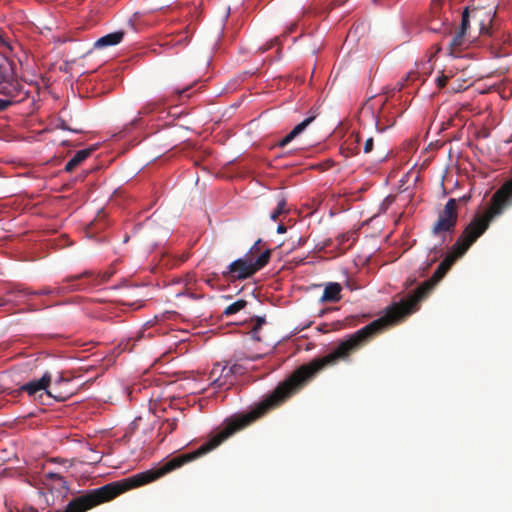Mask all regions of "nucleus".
<instances>
[{
    "instance_id": "1",
    "label": "nucleus",
    "mask_w": 512,
    "mask_h": 512,
    "mask_svg": "<svg viewBox=\"0 0 512 512\" xmlns=\"http://www.w3.org/2000/svg\"><path fill=\"white\" fill-rule=\"evenodd\" d=\"M512 205V178L506 181L492 196L490 206L485 215H477L465 227L451 251L438 265L431 278L423 282L407 298L393 303L387 308L384 317H380L355 333L346 340L341 341L338 346L323 357L315 358L307 364L312 373L316 376L318 372L328 366H333L341 360H346L351 354L358 351L377 334L381 333L388 326L397 323L419 308V303L424 300L434 286L441 281L450 270L455 261L462 257L470 246L488 229L490 221L503 213Z\"/></svg>"
},
{
    "instance_id": "2",
    "label": "nucleus",
    "mask_w": 512,
    "mask_h": 512,
    "mask_svg": "<svg viewBox=\"0 0 512 512\" xmlns=\"http://www.w3.org/2000/svg\"><path fill=\"white\" fill-rule=\"evenodd\" d=\"M271 257V250L265 249L256 259L249 257L238 258L227 266L222 276L229 281L245 280L265 267Z\"/></svg>"
},
{
    "instance_id": "3",
    "label": "nucleus",
    "mask_w": 512,
    "mask_h": 512,
    "mask_svg": "<svg viewBox=\"0 0 512 512\" xmlns=\"http://www.w3.org/2000/svg\"><path fill=\"white\" fill-rule=\"evenodd\" d=\"M469 199V195L460 197L459 199L450 198L443 210L439 212L438 218L431 228L432 234L434 236H443L444 240L446 233H453L458 221L457 203H466Z\"/></svg>"
},
{
    "instance_id": "4",
    "label": "nucleus",
    "mask_w": 512,
    "mask_h": 512,
    "mask_svg": "<svg viewBox=\"0 0 512 512\" xmlns=\"http://www.w3.org/2000/svg\"><path fill=\"white\" fill-rule=\"evenodd\" d=\"M97 286V277L92 271H85L81 274L68 276L63 280V284L57 287V295L66 293L85 291Z\"/></svg>"
},
{
    "instance_id": "5",
    "label": "nucleus",
    "mask_w": 512,
    "mask_h": 512,
    "mask_svg": "<svg viewBox=\"0 0 512 512\" xmlns=\"http://www.w3.org/2000/svg\"><path fill=\"white\" fill-rule=\"evenodd\" d=\"M18 80L14 78L11 63L0 54V94H12L17 92Z\"/></svg>"
},
{
    "instance_id": "6",
    "label": "nucleus",
    "mask_w": 512,
    "mask_h": 512,
    "mask_svg": "<svg viewBox=\"0 0 512 512\" xmlns=\"http://www.w3.org/2000/svg\"><path fill=\"white\" fill-rule=\"evenodd\" d=\"M74 388L72 387V380L59 376L46 390V394L58 402H64L74 395Z\"/></svg>"
},
{
    "instance_id": "7",
    "label": "nucleus",
    "mask_w": 512,
    "mask_h": 512,
    "mask_svg": "<svg viewBox=\"0 0 512 512\" xmlns=\"http://www.w3.org/2000/svg\"><path fill=\"white\" fill-rule=\"evenodd\" d=\"M472 21L479 27L480 34H490L495 11L484 7H470Z\"/></svg>"
},
{
    "instance_id": "8",
    "label": "nucleus",
    "mask_w": 512,
    "mask_h": 512,
    "mask_svg": "<svg viewBox=\"0 0 512 512\" xmlns=\"http://www.w3.org/2000/svg\"><path fill=\"white\" fill-rule=\"evenodd\" d=\"M233 371L227 365L217 363L213 366L209 379L211 384L217 388L233 385Z\"/></svg>"
},
{
    "instance_id": "9",
    "label": "nucleus",
    "mask_w": 512,
    "mask_h": 512,
    "mask_svg": "<svg viewBox=\"0 0 512 512\" xmlns=\"http://www.w3.org/2000/svg\"><path fill=\"white\" fill-rule=\"evenodd\" d=\"M361 136L359 133H351L340 146V153L348 158L357 155L360 152Z\"/></svg>"
},
{
    "instance_id": "10",
    "label": "nucleus",
    "mask_w": 512,
    "mask_h": 512,
    "mask_svg": "<svg viewBox=\"0 0 512 512\" xmlns=\"http://www.w3.org/2000/svg\"><path fill=\"white\" fill-rule=\"evenodd\" d=\"M470 42L467 33L457 30L448 45L449 55L458 57L469 46Z\"/></svg>"
},
{
    "instance_id": "11",
    "label": "nucleus",
    "mask_w": 512,
    "mask_h": 512,
    "mask_svg": "<svg viewBox=\"0 0 512 512\" xmlns=\"http://www.w3.org/2000/svg\"><path fill=\"white\" fill-rule=\"evenodd\" d=\"M52 377L49 372L44 373V375L39 380L30 381L21 386V390L27 392L30 396H35L37 392L42 390H47L51 383Z\"/></svg>"
},
{
    "instance_id": "12",
    "label": "nucleus",
    "mask_w": 512,
    "mask_h": 512,
    "mask_svg": "<svg viewBox=\"0 0 512 512\" xmlns=\"http://www.w3.org/2000/svg\"><path fill=\"white\" fill-rule=\"evenodd\" d=\"M17 92L12 94H3L7 98H0V111L6 110L13 104L20 103L29 97V92L24 90V86L18 81Z\"/></svg>"
},
{
    "instance_id": "13",
    "label": "nucleus",
    "mask_w": 512,
    "mask_h": 512,
    "mask_svg": "<svg viewBox=\"0 0 512 512\" xmlns=\"http://www.w3.org/2000/svg\"><path fill=\"white\" fill-rule=\"evenodd\" d=\"M342 287L337 282H329L325 285L323 294L320 298L322 303H335L341 300Z\"/></svg>"
},
{
    "instance_id": "14",
    "label": "nucleus",
    "mask_w": 512,
    "mask_h": 512,
    "mask_svg": "<svg viewBox=\"0 0 512 512\" xmlns=\"http://www.w3.org/2000/svg\"><path fill=\"white\" fill-rule=\"evenodd\" d=\"M315 118L316 115L313 114L304 119L301 123L297 124L284 138L279 141V147H285L288 143H290L294 138L302 133Z\"/></svg>"
},
{
    "instance_id": "15",
    "label": "nucleus",
    "mask_w": 512,
    "mask_h": 512,
    "mask_svg": "<svg viewBox=\"0 0 512 512\" xmlns=\"http://www.w3.org/2000/svg\"><path fill=\"white\" fill-rule=\"evenodd\" d=\"M124 31H115L113 33L106 34L100 37L95 43L94 47L97 49L106 48L109 46H115L119 44L124 38Z\"/></svg>"
},
{
    "instance_id": "16",
    "label": "nucleus",
    "mask_w": 512,
    "mask_h": 512,
    "mask_svg": "<svg viewBox=\"0 0 512 512\" xmlns=\"http://www.w3.org/2000/svg\"><path fill=\"white\" fill-rule=\"evenodd\" d=\"M93 150V148H88L77 151L74 156L66 163L64 170L66 172H72L77 166H79L91 155Z\"/></svg>"
},
{
    "instance_id": "17",
    "label": "nucleus",
    "mask_w": 512,
    "mask_h": 512,
    "mask_svg": "<svg viewBox=\"0 0 512 512\" xmlns=\"http://www.w3.org/2000/svg\"><path fill=\"white\" fill-rule=\"evenodd\" d=\"M247 305V301L244 300V299H239L237 300L236 302L230 304L229 306H227L223 312V315L225 316H231L233 314H236L237 312H239L240 310H242L243 308H245Z\"/></svg>"
},
{
    "instance_id": "18",
    "label": "nucleus",
    "mask_w": 512,
    "mask_h": 512,
    "mask_svg": "<svg viewBox=\"0 0 512 512\" xmlns=\"http://www.w3.org/2000/svg\"><path fill=\"white\" fill-rule=\"evenodd\" d=\"M472 20L470 7H466L462 12L461 23L458 30L467 33L468 28L470 27V21Z\"/></svg>"
},
{
    "instance_id": "19",
    "label": "nucleus",
    "mask_w": 512,
    "mask_h": 512,
    "mask_svg": "<svg viewBox=\"0 0 512 512\" xmlns=\"http://www.w3.org/2000/svg\"><path fill=\"white\" fill-rule=\"evenodd\" d=\"M253 321H255V324L251 330L252 337H253V339H255L257 341H260L261 339L258 335V332H259L260 328L262 327V325L266 323L265 317L256 316L253 318Z\"/></svg>"
},
{
    "instance_id": "20",
    "label": "nucleus",
    "mask_w": 512,
    "mask_h": 512,
    "mask_svg": "<svg viewBox=\"0 0 512 512\" xmlns=\"http://www.w3.org/2000/svg\"><path fill=\"white\" fill-rule=\"evenodd\" d=\"M262 240L258 239L252 247L249 249V251L245 254V257L256 259L263 251H261V245Z\"/></svg>"
},
{
    "instance_id": "21",
    "label": "nucleus",
    "mask_w": 512,
    "mask_h": 512,
    "mask_svg": "<svg viewBox=\"0 0 512 512\" xmlns=\"http://www.w3.org/2000/svg\"><path fill=\"white\" fill-rule=\"evenodd\" d=\"M177 428V419H166L160 429L164 430L165 434H171L173 431H175Z\"/></svg>"
},
{
    "instance_id": "22",
    "label": "nucleus",
    "mask_w": 512,
    "mask_h": 512,
    "mask_svg": "<svg viewBox=\"0 0 512 512\" xmlns=\"http://www.w3.org/2000/svg\"><path fill=\"white\" fill-rule=\"evenodd\" d=\"M46 478L55 481L61 488L68 489V483L62 475L50 472L46 474Z\"/></svg>"
},
{
    "instance_id": "23",
    "label": "nucleus",
    "mask_w": 512,
    "mask_h": 512,
    "mask_svg": "<svg viewBox=\"0 0 512 512\" xmlns=\"http://www.w3.org/2000/svg\"><path fill=\"white\" fill-rule=\"evenodd\" d=\"M143 337V334L138 335L134 339H128L125 343H122L121 345L123 351L132 352L134 350V346L136 342H138Z\"/></svg>"
},
{
    "instance_id": "24",
    "label": "nucleus",
    "mask_w": 512,
    "mask_h": 512,
    "mask_svg": "<svg viewBox=\"0 0 512 512\" xmlns=\"http://www.w3.org/2000/svg\"><path fill=\"white\" fill-rule=\"evenodd\" d=\"M441 7H442V0H433L432 1L431 14L435 20H436V18L440 17Z\"/></svg>"
},
{
    "instance_id": "25",
    "label": "nucleus",
    "mask_w": 512,
    "mask_h": 512,
    "mask_svg": "<svg viewBox=\"0 0 512 512\" xmlns=\"http://www.w3.org/2000/svg\"><path fill=\"white\" fill-rule=\"evenodd\" d=\"M279 40L280 38L279 37H275L273 39H271L270 41H268L266 44H264L263 46H261L259 49H258V52L260 53H264L266 51H268L269 49H271L272 47L276 46L279 44Z\"/></svg>"
},
{
    "instance_id": "26",
    "label": "nucleus",
    "mask_w": 512,
    "mask_h": 512,
    "mask_svg": "<svg viewBox=\"0 0 512 512\" xmlns=\"http://www.w3.org/2000/svg\"><path fill=\"white\" fill-rule=\"evenodd\" d=\"M276 208L284 214H287L289 212V209L287 208L286 199L282 196L278 198Z\"/></svg>"
},
{
    "instance_id": "27",
    "label": "nucleus",
    "mask_w": 512,
    "mask_h": 512,
    "mask_svg": "<svg viewBox=\"0 0 512 512\" xmlns=\"http://www.w3.org/2000/svg\"><path fill=\"white\" fill-rule=\"evenodd\" d=\"M33 295H49L56 294L57 295V287L56 288H43L38 291L30 292Z\"/></svg>"
},
{
    "instance_id": "28",
    "label": "nucleus",
    "mask_w": 512,
    "mask_h": 512,
    "mask_svg": "<svg viewBox=\"0 0 512 512\" xmlns=\"http://www.w3.org/2000/svg\"><path fill=\"white\" fill-rule=\"evenodd\" d=\"M112 275H113V272H105L102 275L95 274V277H97V286L109 281V279L112 277Z\"/></svg>"
},
{
    "instance_id": "29",
    "label": "nucleus",
    "mask_w": 512,
    "mask_h": 512,
    "mask_svg": "<svg viewBox=\"0 0 512 512\" xmlns=\"http://www.w3.org/2000/svg\"><path fill=\"white\" fill-rule=\"evenodd\" d=\"M449 77L443 73H441V75H439L437 78H436V85L439 89H442L443 87H445L447 81H448Z\"/></svg>"
},
{
    "instance_id": "30",
    "label": "nucleus",
    "mask_w": 512,
    "mask_h": 512,
    "mask_svg": "<svg viewBox=\"0 0 512 512\" xmlns=\"http://www.w3.org/2000/svg\"><path fill=\"white\" fill-rule=\"evenodd\" d=\"M156 106H157V103L150 102V103L146 104L145 106H143L139 113L140 114H149L155 110Z\"/></svg>"
},
{
    "instance_id": "31",
    "label": "nucleus",
    "mask_w": 512,
    "mask_h": 512,
    "mask_svg": "<svg viewBox=\"0 0 512 512\" xmlns=\"http://www.w3.org/2000/svg\"><path fill=\"white\" fill-rule=\"evenodd\" d=\"M229 369H231L233 371V377L235 375H240V374H243L244 373V367L240 364H233L231 366H229Z\"/></svg>"
},
{
    "instance_id": "32",
    "label": "nucleus",
    "mask_w": 512,
    "mask_h": 512,
    "mask_svg": "<svg viewBox=\"0 0 512 512\" xmlns=\"http://www.w3.org/2000/svg\"><path fill=\"white\" fill-rule=\"evenodd\" d=\"M373 145H374V140L372 137H369L368 139H366V141L364 143V147H363L364 153H370L373 149Z\"/></svg>"
},
{
    "instance_id": "33",
    "label": "nucleus",
    "mask_w": 512,
    "mask_h": 512,
    "mask_svg": "<svg viewBox=\"0 0 512 512\" xmlns=\"http://www.w3.org/2000/svg\"><path fill=\"white\" fill-rule=\"evenodd\" d=\"M60 128L74 132V133H82L83 132V129H81V128H72V127L68 126L65 121L61 122Z\"/></svg>"
},
{
    "instance_id": "34",
    "label": "nucleus",
    "mask_w": 512,
    "mask_h": 512,
    "mask_svg": "<svg viewBox=\"0 0 512 512\" xmlns=\"http://www.w3.org/2000/svg\"><path fill=\"white\" fill-rule=\"evenodd\" d=\"M177 283L184 282L185 286L194 282V277L190 274H187L184 279H178Z\"/></svg>"
},
{
    "instance_id": "35",
    "label": "nucleus",
    "mask_w": 512,
    "mask_h": 512,
    "mask_svg": "<svg viewBox=\"0 0 512 512\" xmlns=\"http://www.w3.org/2000/svg\"><path fill=\"white\" fill-rule=\"evenodd\" d=\"M283 214H284V213H282L280 210H278L277 208H275V209L271 212V214H270V219H271L272 221H277V220H278V218H279L281 215H283Z\"/></svg>"
},
{
    "instance_id": "36",
    "label": "nucleus",
    "mask_w": 512,
    "mask_h": 512,
    "mask_svg": "<svg viewBox=\"0 0 512 512\" xmlns=\"http://www.w3.org/2000/svg\"><path fill=\"white\" fill-rule=\"evenodd\" d=\"M190 89L189 86L183 88V89H177L175 90V93L179 96V97H182V96H186V92ZM187 97H189V95H187Z\"/></svg>"
},
{
    "instance_id": "37",
    "label": "nucleus",
    "mask_w": 512,
    "mask_h": 512,
    "mask_svg": "<svg viewBox=\"0 0 512 512\" xmlns=\"http://www.w3.org/2000/svg\"><path fill=\"white\" fill-rule=\"evenodd\" d=\"M286 230H287V229H286V226H285L284 224H282V223H281V224H279V225H278V227H277V232H278L279 234L285 233V232H286Z\"/></svg>"
},
{
    "instance_id": "38",
    "label": "nucleus",
    "mask_w": 512,
    "mask_h": 512,
    "mask_svg": "<svg viewBox=\"0 0 512 512\" xmlns=\"http://www.w3.org/2000/svg\"><path fill=\"white\" fill-rule=\"evenodd\" d=\"M434 22H435L434 20L431 22L430 29H431L432 31L437 32V31H439V30H440V27H438V25H437L436 23L434 24Z\"/></svg>"
},
{
    "instance_id": "39",
    "label": "nucleus",
    "mask_w": 512,
    "mask_h": 512,
    "mask_svg": "<svg viewBox=\"0 0 512 512\" xmlns=\"http://www.w3.org/2000/svg\"><path fill=\"white\" fill-rule=\"evenodd\" d=\"M348 239H349L348 235H345V234H343V235H341V236H339V237H338V240H339V243H340V244L344 243V242H345V241H347Z\"/></svg>"
},
{
    "instance_id": "40",
    "label": "nucleus",
    "mask_w": 512,
    "mask_h": 512,
    "mask_svg": "<svg viewBox=\"0 0 512 512\" xmlns=\"http://www.w3.org/2000/svg\"><path fill=\"white\" fill-rule=\"evenodd\" d=\"M0 44L9 48L8 43L5 41V39L1 35H0Z\"/></svg>"
},
{
    "instance_id": "41",
    "label": "nucleus",
    "mask_w": 512,
    "mask_h": 512,
    "mask_svg": "<svg viewBox=\"0 0 512 512\" xmlns=\"http://www.w3.org/2000/svg\"><path fill=\"white\" fill-rule=\"evenodd\" d=\"M24 512H38V510H37V509H35V508H33V507H30V508H28V509H27L26 511H24Z\"/></svg>"
},
{
    "instance_id": "42",
    "label": "nucleus",
    "mask_w": 512,
    "mask_h": 512,
    "mask_svg": "<svg viewBox=\"0 0 512 512\" xmlns=\"http://www.w3.org/2000/svg\"><path fill=\"white\" fill-rule=\"evenodd\" d=\"M294 27H295V25H293V26L289 27V29H288V31L286 32V34L291 33V32L293 31Z\"/></svg>"
},
{
    "instance_id": "43",
    "label": "nucleus",
    "mask_w": 512,
    "mask_h": 512,
    "mask_svg": "<svg viewBox=\"0 0 512 512\" xmlns=\"http://www.w3.org/2000/svg\"><path fill=\"white\" fill-rule=\"evenodd\" d=\"M261 358V355H257L255 357H251L250 360H257V359H260Z\"/></svg>"
},
{
    "instance_id": "44",
    "label": "nucleus",
    "mask_w": 512,
    "mask_h": 512,
    "mask_svg": "<svg viewBox=\"0 0 512 512\" xmlns=\"http://www.w3.org/2000/svg\"><path fill=\"white\" fill-rule=\"evenodd\" d=\"M436 50L439 52L441 50V46L439 44L436 45Z\"/></svg>"
},
{
    "instance_id": "45",
    "label": "nucleus",
    "mask_w": 512,
    "mask_h": 512,
    "mask_svg": "<svg viewBox=\"0 0 512 512\" xmlns=\"http://www.w3.org/2000/svg\"><path fill=\"white\" fill-rule=\"evenodd\" d=\"M5 304V301L0 298V306H3Z\"/></svg>"
},
{
    "instance_id": "46",
    "label": "nucleus",
    "mask_w": 512,
    "mask_h": 512,
    "mask_svg": "<svg viewBox=\"0 0 512 512\" xmlns=\"http://www.w3.org/2000/svg\"><path fill=\"white\" fill-rule=\"evenodd\" d=\"M402 88H403V84H401V85L399 86L398 90L400 91V90H402Z\"/></svg>"
},
{
    "instance_id": "47",
    "label": "nucleus",
    "mask_w": 512,
    "mask_h": 512,
    "mask_svg": "<svg viewBox=\"0 0 512 512\" xmlns=\"http://www.w3.org/2000/svg\"><path fill=\"white\" fill-rule=\"evenodd\" d=\"M9 512H12V511H9Z\"/></svg>"
}]
</instances>
